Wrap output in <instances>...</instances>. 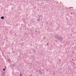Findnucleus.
I'll use <instances>...</instances> for the list:
<instances>
[{
  "instance_id": "1a4fd4ad",
  "label": "nucleus",
  "mask_w": 76,
  "mask_h": 76,
  "mask_svg": "<svg viewBox=\"0 0 76 76\" xmlns=\"http://www.w3.org/2000/svg\"><path fill=\"white\" fill-rule=\"evenodd\" d=\"M8 61H10V59H8Z\"/></svg>"
},
{
  "instance_id": "423d86ee",
  "label": "nucleus",
  "mask_w": 76,
  "mask_h": 76,
  "mask_svg": "<svg viewBox=\"0 0 76 76\" xmlns=\"http://www.w3.org/2000/svg\"><path fill=\"white\" fill-rule=\"evenodd\" d=\"M20 76H22V74H20Z\"/></svg>"
},
{
  "instance_id": "f03ea898",
  "label": "nucleus",
  "mask_w": 76,
  "mask_h": 76,
  "mask_svg": "<svg viewBox=\"0 0 76 76\" xmlns=\"http://www.w3.org/2000/svg\"><path fill=\"white\" fill-rule=\"evenodd\" d=\"M58 36L57 35H55V38L56 39H57V38H58Z\"/></svg>"
},
{
  "instance_id": "20e7f679",
  "label": "nucleus",
  "mask_w": 76,
  "mask_h": 76,
  "mask_svg": "<svg viewBox=\"0 0 76 76\" xmlns=\"http://www.w3.org/2000/svg\"><path fill=\"white\" fill-rule=\"evenodd\" d=\"M37 21H38V22H39V21H40V20L39 19H37Z\"/></svg>"
},
{
  "instance_id": "9b49d317",
  "label": "nucleus",
  "mask_w": 76,
  "mask_h": 76,
  "mask_svg": "<svg viewBox=\"0 0 76 76\" xmlns=\"http://www.w3.org/2000/svg\"><path fill=\"white\" fill-rule=\"evenodd\" d=\"M55 73H53V75H55Z\"/></svg>"
},
{
  "instance_id": "39448f33",
  "label": "nucleus",
  "mask_w": 76,
  "mask_h": 76,
  "mask_svg": "<svg viewBox=\"0 0 76 76\" xmlns=\"http://www.w3.org/2000/svg\"><path fill=\"white\" fill-rule=\"evenodd\" d=\"M40 74H41V75H42V72H39Z\"/></svg>"
},
{
  "instance_id": "6e6552de",
  "label": "nucleus",
  "mask_w": 76,
  "mask_h": 76,
  "mask_svg": "<svg viewBox=\"0 0 76 76\" xmlns=\"http://www.w3.org/2000/svg\"><path fill=\"white\" fill-rule=\"evenodd\" d=\"M39 73H40V72H41V70H39Z\"/></svg>"
},
{
  "instance_id": "0eeeda50",
  "label": "nucleus",
  "mask_w": 76,
  "mask_h": 76,
  "mask_svg": "<svg viewBox=\"0 0 76 76\" xmlns=\"http://www.w3.org/2000/svg\"><path fill=\"white\" fill-rule=\"evenodd\" d=\"M3 70L4 71L5 70V69L4 68L3 69Z\"/></svg>"
},
{
  "instance_id": "9d476101",
  "label": "nucleus",
  "mask_w": 76,
  "mask_h": 76,
  "mask_svg": "<svg viewBox=\"0 0 76 76\" xmlns=\"http://www.w3.org/2000/svg\"><path fill=\"white\" fill-rule=\"evenodd\" d=\"M5 69H6V66H5Z\"/></svg>"
},
{
  "instance_id": "f8f14e48",
  "label": "nucleus",
  "mask_w": 76,
  "mask_h": 76,
  "mask_svg": "<svg viewBox=\"0 0 76 76\" xmlns=\"http://www.w3.org/2000/svg\"><path fill=\"white\" fill-rule=\"evenodd\" d=\"M71 15H72V13H71Z\"/></svg>"
},
{
  "instance_id": "f257e3e1",
  "label": "nucleus",
  "mask_w": 76,
  "mask_h": 76,
  "mask_svg": "<svg viewBox=\"0 0 76 76\" xmlns=\"http://www.w3.org/2000/svg\"><path fill=\"white\" fill-rule=\"evenodd\" d=\"M57 39H58V40H59L60 41H62L63 39L61 36L58 37L57 38Z\"/></svg>"
},
{
  "instance_id": "ddd939ff",
  "label": "nucleus",
  "mask_w": 76,
  "mask_h": 76,
  "mask_svg": "<svg viewBox=\"0 0 76 76\" xmlns=\"http://www.w3.org/2000/svg\"><path fill=\"white\" fill-rule=\"evenodd\" d=\"M47 44H48V43H47Z\"/></svg>"
},
{
  "instance_id": "7ed1b4c3",
  "label": "nucleus",
  "mask_w": 76,
  "mask_h": 76,
  "mask_svg": "<svg viewBox=\"0 0 76 76\" xmlns=\"http://www.w3.org/2000/svg\"><path fill=\"white\" fill-rule=\"evenodd\" d=\"M1 19H4V17L2 16L1 17Z\"/></svg>"
}]
</instances>
